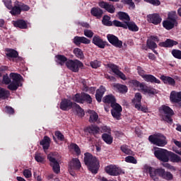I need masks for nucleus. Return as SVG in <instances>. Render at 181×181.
<instances>
[{"mask_svg": "<svg viewBox=\"0 0 181 181\" xmlns=\"http://www.w3.org/2000/svg\"><path fill=\"white\" fill-rule=\"evenodd\" d=\"M83 160L85 165L88 166V169L91 172V173H93L94 175H97V173H98L100 162L97 158L93 156L90 153H85Z\"/></svg>", "mask_w": 181, "mask_h": 181, "instance_id": "1", "label": "nucleus"}, {"mask_svg": "<svg viewBox=\"0 0 181 181\" xmlns=\"http://www.w3.org/2000/svg\"><path fill=\"white\" fill-rule=\"evenodd\" d=\"M159 112L160 114L165 115V116L163 117V121H165L168 124H173V119H172V117L175 115V112H173V110H172L170 107L163 105L160 107Z\"/></svg>", "mask_w": 181, "mask_h": 181, "instance_id": "2", "label": "nucleus"}, {"mask_svg": "<svg viewBox=\"0 0 181 181\" xmlns=\"http://www.w3.org/2000/svg\"><path fill=\"white\" fill-rule=\"evenodd\" d=\"M113 26H116V28H123V29L129 28V30L132 32H138V30H139V27H138L134 22L124 21V23H122V22L118 20H114Z\"/></svg>", "mask_w": 181, "mask_h": 181, "instance_id": "3", "label": "nucleus"}, {"mask_svg": "<svg viewBox=\"0 0 181 181\" xmlns=\"http://www.w3.org/2000/svg\"><path fill=\"white\" fill-rule=\"evenodd\" d=\"M66 66L73 73H78L80 69L84 67V64L78 59H69L66 63Z\"/></svg>", "mask_w": 181, "mask_h": 181, "instance_id": "4", "label": "nucleus"}, {"mask_svg": "<svg viewBox=\"0 0 181 181\" xmlns=\"http://www.w3.org/2000/svg\"><path fill=\"white\" fill-rule=\"evenodd\" d=\"M148 141L156 146H165L168 144L166 137L163 134L150 135L148 136Z\"/></svg>", "mask_w": 181, "mask_h": 181, "instance_id": "5", "label": "nucleus"}, {"mask_svg": "<svg viewBox=\"0 0 181 181\" xmlns=\"http://www.w3.org/2000/svg\"><path fill=\"white\" fill-rule=\"evenodd\" d=\"M154 155L161 162H169V151L166 149L158 148L154 151Z\"/></svg>", "mask_w": 181, "mask_h": 181, "instance_id": "6", "label": "nucleus"}, {"mask_svg": "<svg viewBox=\"0 0 181 181\" xmlns=\"http://www.w3.org/2000/svg\"><path fill=\"white\" fill-rule=\"evenodd\" d=\"M47 159L49 161V165L52 168L54 173L59 175L60 173V164L59 161L54 158V154L50 153L47 156Z\"/></svg>", "mask_w": 181, "mask_h": 181, "instance_id": "7", "label": "nucleus"}, {"mask_svg": "<svg viewBox=\"0 0 181 181\" xmlns=\"http://www.w3.org/2000/svg\"><path fill=\"white\" fill-rule=\"evenodd\" d=\"M105 170L110 176H119V175L122 173L124 175L125 173L122 170H121V168L114 165H107Z\"/></svg>", "mask_w": 181, "mask_h": 181, "instance_id": "8", "label": "nucleus"}, {"mask_svg": "<svg viewBox=\"0 0 181 181\" xmlns=\"http://www.w3.org/2000/svg\"><path fill=\"white\" fill-rule=\"evenodd\" d=\"M74 104H76V103L71 101V100L64 98L60 103L59 108L62 111H69V110H73Z\"/></svg>", "mask_w": 181, "mask_h": 181, "instance_id": "9", "label": "nucleus"}, {"mask_svg": "<svg viewBox=\"0 0 181 181\" xmlns=\"http://www.w3.org/2000/svg\"><path fill=\"white\" fill-rule=\"evenodd\" d=\"M111 107V114L113 118L118 121L121 119V112H122V107L121 105L115 103V105H113Z\"/></svg>", "mask_w": 181, "mask_h": 181, "instance_id": "10", "label": "nucleus"}, {"mask_svg": "<svg viewBox=\"0 0 181 181\" xmlns=\"http://www.w3.org/2000/svg\"><path fill=\"white\" fill-rule=\"evenodd\" d=\"M107 39L110 45H112V46H115V47H119V49L122 47V41L119 40L118 37L115 36V35L107 34Z\"/></svg>", "mask_w": 181, "mask_h": 181, "instance_id": "11", "label": "nucleus"}, {"mask_svg": "<svg viewBox=\"0 0 181 181\" xmlns=\"http://www.w3.org/2000/svg\"><path fill=\"white\" fill-rule=\"evenodd\" d=\"M69 172L71 170H80L81 169V163L77 158H74L71 160L69 163Z\"/></svg>", "mask_w": 181, "mask_h": 181, "instance_id": "12", "label": "nucleus"}, {"mask_svg": "<svg viewBox=\"0 0 181 181\" xmlns=\"http://www.w3.org/2000/svg\"><path fill=\"white\" fill-rule=\"evenodd\" d=\"M107 67L111 69L112 73L118 76L122 80H127V76L124 73H122L119 69H118V66L114 64H107Z\"/></svg>", "mask_w": 181, "mask_h": 181, "instance_id": "13", "label": "nucleus"}, {"mask_svg": "<svg viewBox=\"0 0 181 181\" xmlns=\"http://www.w3.org/2000/svg\"><path fill=\"white\" fill-rule=\"evenodd\" d=\"M162 170V168H154L152 167L148 168V174L153 180L158 181L159 177H160V172Z\"/></svg>", "mask_w": 181, "mask_h": 181, "instance_id": "14", "label": "nucleus"}, {"mask_svg": "<svg viewBox=\"0 0 181 181\" xmlns=\"http://www.w3.org/2000/svg\"><path fill=\"white\" fill-rule=\"evenodd\" d=\"M147 21L149 23H153V25H159L162 22V18L158 13H153L147 16Z\"/></svg>", "mask_w": 181, "mask_h": 181, "instance_id": "15", "label": "nucleus"}, {"mask_svg": "<svg viewBox=\"0 0 181 181\" xmlns=\"http://www.w3.org/2000/svg\"><path fill=\"white\" fill-rule=\"evenodd\" d=\"M73 43L76 45V46H80L81 43H83V45H90V43H91V40H88L86 37H80L76 35L73 39Z\"/></svg>", "mask_w": 181, "mask_h": 181, "instance_id": "16", "label": "nucleus"}, {"mask_svg": "<svg viewBox=\"0 0 181 181\" xmlns=\"http://www.w3.org/2000/svg\"><path fill=\"white\" fill-rule=\"evenodd\" d=\"M83 131L87 136L88 135H97L100 132V127L95 125H90L86 127Z\"/></svg>", "mask_w": 181, "mask_h": 181, "instance_id": "17", "label": "nucleus"}, {"mask_svg": "<svg viewBox=\"0 0 181 181\" xmlns=\"http://www.w3.org/2000/svg\"><path fill=\"white\" fill-rule=\"evenodd\" d=\"M99 6L103 9H105L109 13H115V7L114 5L110 4L104 1H100L98 4Z\"/></svg>", "mask_w": 181, "mask_h": 181, "instance_id": "18", "label": "nucleus"}, {"mask_svg": "<svg viewBox=\"0 0 181 181\" xmlns=\"http://www.w3.org/2000/svg\"><path fill=\"white\" fill-rule=\"evenodd\" d=\"M14 28H18V29H28V21L23 19H18L13 21Z\"/></svg>", "mask_w": 181, "mask_h": 181, "instance_id": "19", "label": "nucleus"}, {"mask_svg": "<svg viewBox=\"0 0 181 181\" xmlns=\"http://www.w3.org/2000/svg\"><path fill=\"white\" fill-rule=\"evenodd\" d=\"M107 90L104 86H100L98 89L96 90L95 99L98 103H101L104 94H105Z\"/></svg>", "mask_w": 181, "mask_h": 181, "instance_id": "20", "label": "nucleus"}, {"mask_svg": "<svg viewBox=\"0 0 181 181\" xmlns=\"http://www.w3.org/2000/svg\"><path fill=\"white\" fill-rule=\"evenodd\" d=\"M92 43H93V45H95V46H98V47H100V49H104L105 47L106 42H104L103 39L100 37V36L94 35Z\"/></svg>", "mask_w": 181, "mask_h": 181, "instance_id": "21", "label": "nucleus"}, {"mask_svg": "<svg viewBox=\"0 0 181 181\" xmlns=\"http://www.w3.org/2000/svg\"><path fill=\"white\" fill-rule=\"evenodd\" d=\"M160 177L164 180H173V174L169 171H165V169L161 168L160 170Z\"/></svg>", "mask_w": 181, "mask_h": 181, "instance_id": "22", "label": "nucleus"}, {"mask_svg": "<svg viewBox=\"0 0 181 181\" xmlns=\"http://www.w3.org/2000/svg\"><path fill=\"white\" fill-rule=\"evenodd\" d=\"M143 79L144 81H146V83H151V84H160V80L158 79L152 74H146L144 76Z\"/></svg>", "mask_w": 181, "mask_h": 181, "instance_id": "23", "label": "nucleus"}, {"mask_svg": "<svg viewBox=\"0 0 181 181\" xmlns=\"http://www.w3.org/2000/svg\"><path fill=\"white\" fill-rule=\"evenodd\" d=\"M19 1H16L14 2V6H11V8H8L10 10V13L12 15V16H16L18 15H21V8L19 7Z\"/></svg>", "mask_w": 181, "mask_h": 181, "instance_id": "24", "label": "nucleus"}, {"mask_svg": "<svg viewBox=\"0 0 181 181\" xmlns=\"http://www.w3.org/2000/svg\"><path fill=\"white\" fill-rule=\"evenodd\" d=\"M178 45L177 41H175L172 39H167L165 42H160L158 46L160 47H173V46H176Z\"/></svg>", "mask_w": 181, "mask_h": 181, "instance_id": "25", "label": "nucleus"}, {"mask_svg": "<svg viewBox=\"0 0 181 181\" xmlns=\"http://www.w3.org/2000/svg\"><path fill=\"white\" fill-rule=\"evenodd\" d=\"M170 100L171 103L179 104L180 103V92L173 90L170 95Z\"/></svg>", "mask_w": 181, "mask_h": 181, "instance_id": "26", "label": "nucleus"}, {"mask_svg": "<svg viewBox=\"0 0 181 181\" xmlns=\"http://www.w3.org/2000/svg\"><path fill=\"white\" fill-rule=\"evenodd\" d=\"M103 103H105V104H110V107H112L117 104V99H115V96L112 95H107L103 98Z\"/></svg>", "mask_w": 181, "mask_h": 181, "instance_id": "27", "label": "nucleus"}, {"mask_svg": "<svg viewBox=\"0 0 181 181\" xmlns=\"http://www.w3.org/2000/svg\"><path fill=\"white\" fill-rule=\"evenodd\" d=\"M141 90L144 91V93L148 94V95H155L156 94H158V90L155 89L152 86H148L145 84Z\"/></svg>", "mask_w": 181, "mask_h": 181, "instance_id": "28", "label": "nucleus"}, {"mask_svg": "<svg viewBox=\"0 0 181 181\" xmlns=\"http://www.w3.org/2000/svg\"><path fill=\"white\" fill-rule=\"evenodd\" d=\"M73 112H76V115L81 118H83L86 113L84 112V110L80 107V105L77 103H74V108H72Z\"/></svg>", "mask_w": 181, "mask_h": 181, "instance_id": "29", "label": "nucleus"}, {"mask_svg": "<svg viewBox=\"0 0 181 181\" xmlns=\"http://www.w3.org/2000/svg\"><path fill=\"white\" fill-rule=\"evenodd\" d=\"M50 137L45 136L43 139L40 141V145L42 146L44 151H47L50 148Z\"/></svg>", "mask_w": 181, "mask_h": 181, "instance_id": "30", "label": "nucleus"}, {"mask_svg": "<svg viewBox=\"0 0 181 181\" xmlns=\"http://www.w3.org/2000/svg\"><path fill=\"white\" fill-rule=\"evenodd\" d=\"M160 80L163 81L164 84H168L169 86H175L176 85V81L173 79V78L170 76H161Z\"/></svg>", "mask_w": 181, "mask_h": 181, "instance_id": "31", "label": "nucleus"}, {"mask_svg": "<svg viewBox=\"0 0 181 181\" xmlns=\"http://www.w3.org/2000/svg\"><path fill=\"white\" fill-rule=\"evenodd\" d=\"M90 13L93 15V16H95V18L100 19V18L103 16L104 11H103V10L98 7H93L91 8Z\"/></svg>", "mask_w": 181, "mask_h": 181, "instance_id": "32", "label": "nucleus"}, {"mask_svg": "<svg viewBox=\"0 0 181 181\" xmlns=\"http://www.w3.org/2000/svg\"><path fill=\"white\" fill-rule=\"evenodd\" d=\"M56 60L55 62L58 63L60 66H64V64L69 62V59L66 57V56L62 54H57L55 56Z\"/></svg>", "mask_w": 181, "mask_h": 181, "instance_id": "33", "label": "nucleus"}, {"mask_svg": "<svg viewBox=\"0 0 181 181\" xmlns=\"http://www.w3.org/2000/svg\"><path fill=\"white\" fill-rule=\"evenodd\" d=\"M10 77L12 79L11 83H14L21 86V80H22V76L19 74H11Z\"/></svg>", "mask_w": 181, "mask_h": 181, "instance_id": "34", "label": "nucleus"}, {"mask_svg": "<svg viewBox=\"0 0 181 181\" xmlns=\"http://www.w3.org/2000/svg\"><path fill=\"white\" fill-rule=\"evenodd\" d=\"M174 163H179L181 160L180 156H177V154H175V153L172 151L168 152V160Z\"/></svg>", "mask_w": 181, "mask_h": 181, "instance_id": "35", "label": "nucleus"}, {"mask_svg": "<svg viewBox=\"0 0 181 181\" xmlns=\"http://www.w3.org/2000/svg\"><path fill=\"white\" fill-rule=\"evenodd\" d=\"M177 23H175L170 20H166L163 21V25L165 29H167V30H170L171 29H173L175 28V25H176Z\"/></svg>", "mask_w": 181, "mask_h": 181, "instance_id": "36", "label": "nucleus"}, {"mask_svg": "<svg viewBox=\"0 0 181 181\" xmlns=\"http://www.w3.org/2000/svg\"><path fill=\"white\" fill-rule=\"evenodd\" d=\"M6 55L7 56V57H11V59H16V57L19 56V53L18 52V51L13 49H6Z\"/></svg>", "mask_w": 181, "mask_h": 181, "instance_id": "37", "label": "nucleus"}, {"mask_svg": "<svg viewBox=\"0 0 181 181\" xmlns=\"http://www.w3.org/2000/svg\"><path fill=\"white\" fill-rule=\"evenodd\" d=\"M114 87L121 93L122 94H125V93H128V87L125 85H122L121 83H116L114 85Z\"/></svg>", "mask_w": 181, "mask_h": 181, "instance_id": "38", "label": "nucleus"}, {"mask_svg": "<svg viewBox=\"0 0 181 181\" xmlns=\"http://www.w3.org/2000/svg\"><path fill=\"white\" fill-rule=\"evenodd\" d=\"M102 139L107 145H111V144H112V141L114 140V138H112V136H111L110 134L105 133L102 134Z\"/></svg>", "mask_w": 181, "mask_h": 181, "instance_id": "39", "label": "nucleus"}, {"mask_svg": "<svg viewBox=\"0 0 181 181\" xmlns=\"http://www.w3.org/2000/svg\"><path fill=\"white\" fill-rule=\"evenodd\" d=\"M87 103L91 104L93 103V98L88 93H82V104Z\"/></svg>", "mask_w": 181, "mask_h": 181, "instance_id": "40", "label": "nucleus"}, {"mask_svg": "<svg viewBox=\"0 0 181 181\" xmlns=\"http://www.w3.org/2000/svg\"><path fill=\"white\" fill-rule=\"evenodd\" d=\"M119 21H126V22H129L131 21V18H129V15L125 12L119 11L117 13Z\"/></svg>", "mask_w": 181, "mask_h": 181, "instance_id": "41", "label": "nucleus"}, {"mask_svg": "<svg viewBox=\"0 0 181 181\" xmlns=\"http://www.w3.org/2000/svg\"><path fill=\"white\" fill-rule=\"evenodd\" d=\"M102 23L104 26H112L114 21H111L110 16H104L102 20Z\"/></svg>", "mask_w": 181, "mask_h": 181, "instance_id": "42", "label": "nucleus"}, {"mask_svg": "<svg viewBox=\"0 0 181 181\" xmlns=\"http://www.w3.org/2000/svg\"><path fill=\"white\" fill-rule=\"evenodd\" d=\"M129 83L133 86V87H136L137 88H141V90H142L144 86L145 85V83H141L139 81L136 80V79H132L129 81Z\"/></svg>", "mask_w": 181, "mask_h": 181, "instance_id": "43", "label": "nucleus"}, {"mask_svg": "<svg viewBox=\"0 0 181 181\" xmlns=\"http://www.w3.org/2000/svg\"><path fill=\"white\" fill-rule=\"evenodd\" d=\"M10 95L11 93H9V90L0 87V98H1V100H6Z\"/></svg>", "mask_w": 181, "mask_h": 181, "instance_id": "44", "label": "nucleus"}, {"mask_svg": "<svg viewBox=\"0 0 181 181\" xmlns=\"http://www.w3.org/2000/svg\"><path fill=\"white\" fill-rule=\"evenodd\" d=\"M88 114L90 115L89 122H96L97 119H98V114H97L94 110H89Z\"/></svg>", "mask_w": 181, "mask_h": 181, "instance_id": "45", "label": "nucleus"}, {"mask_svg": "<svg viewBox=\"0 0 181 181\" xmlns=\"http://www.w3.org/2000/svg\"><path fill=\"white\" fill-rule=\"evenodd\" d=\"M74 54H75L76 57L78 59H84V53L80 48H75L74 49Z\"/></svg>", "mask_w": 181, "mask_h": 181, "instance_id": "46", "label": "nucleus"}, {"mask_svg": "<svg viewBox=\"0 0 181 181\" xmlns=\"http://www.w3.org/2000/svg\"><path fill=\"white\" fill-rule=\"evenodd\" d=\"M146 46L148 49H150L151 50H153L154 49H158V45L156 42L151 41L148 39H147L146 41Z\"/></svg>", "mask_w": 181, "mask_h": 181, "instance_id": "47", "label": "nucleus"}, {"mask_svg": "<svg viewBox=\"0 0 181 181\" xmlns=\"http://www.w3.org/2000/svg\"><path fill=\"white\" fill-rule=\"evenodd\" d=\"M168 19L169 21H171L172 22H174L175 23H177V14L176 13V11H171L168 13Z\"/></svg>", "mask_w": 181, "mask_h": 181, "instance_id": "48", "label": "nucleus"}, {"mask_svg": "<svg viewBox=\"0 0 181 181\" xmlns=\"http://www.w3.org/2000/svg\"><path fill=\"white\" fill-rule=\"evenodd\" d=\"M83 93H76L72 97L73 101L75 103H78L79 104H82L83 103Z\"/></svg>", "mask_w": 181, "mask_h": 181, "instance_id": "49", "label": "nucleus"}, {"mask_svg": "<svg viewBox=\"0 0 181 181\" xmlns=\"http://www.w3.org/2000/svg\"><path fill=\"white\" fill-rule=\"evenodd\" d=\"M120 150L123 153H125L126 155H132V151L128 148V146L127 144H123L120 146Z\"/></svg>", "mask_w": 181, "mask_h": 181, "instance_id": "50", "label": "nucleus"}, {"mask_svg": "<svg viewBox=\"0 0 181 181\" xmlns=\"http://www.w3.org/2000/svg\"><path fill=\"white\" fill-rule=\"evenodd\" d=\"M18 6L20 7L21 12H28V11H30V7L28 6L27 4H25V3H22L21 1H18V4H17Z\"/></svg>", "mask_w": 181, "mask_h": 181, "instance_id": "51", "label": "nucleus"}, {"mask_svg": "<svg viewBox=\"0 0 181 181\" xmlns=\"http://www.w3.org/2000/svg\"><path fill=\"white\" fill-rule=\"evenodd\" d=\"M125 162L127 163H133L134 165H136L138 163V161L136 160L135 157L132 156H127L124 158Z\"/></svg>", "mask_w": 181, "mask_h": 181, "instance_id": "52", "label": "nucleus"}, {"mask_svg": "<svg viewBox=\"0 0 181 181\" xmlns=\"http://www.w3.org/2000/svg\"><path fill=\"white\" fill-rule=\"evenodd\" d=\"M20 86L21 85H18V83L11 82L10 84L8 86L7 88H8V90H10L11 91H16V90H18Z\"/></svg>", "mask_w": 181, "mask_h": 181, "instance_id": "53", "label": "nucleus"}, {"mask_svg": "<svg viewBox=\"0 0 181 181\" xmlns=\"http://www.w3.org/2000/svg\"><path fill=\"white\" fill-rule=\"evenodd\" d=\"M171 54H173V57L175 59H178L179 60H181V51L179 49H173L171 52Z\"/></svg>", "mask_w": 181, "mask_h": 181, "instance_id": "54", "label": "nucleus"}, {"mask_svg": "<svg viewBox=\"0 0 181 181\" xmlns=\"http://www.w3.org/2000/svg\"><path fill=\"white\" fill-rule=\"evenodd\" d=\"M142 100V95L141 93H136L135 94L134 98L132 100V103L135 104V103H141Z\"/></svg>", "mask_w": 181, "mask_h": 181, "instance_id": "55", "label": "nucleus"}, {"mask_svg": "<svg viewBox=\"0 0 181 181\" xmlns=\"http://www.w3.org/2000/svg\"><path fill=\"white\" fill-rule=\"evenodd\" d=\"M92 69H98L101 66V62L98 60H94L90 62Z\"/></svg>", "mask_w": 181, "mask_h": 181, "instance_id": "56", "label": "nucleus"}, {"mask_svg": "<svg viewBox=\"0 0 181 181\" xmlns=\"http://www.w3.org/2000/svg\"><path fill=\"white\" fill-rule=\"evenodd\" d=\"M83 35L86 36V37L91 38L94 36V33H93L91 30L86 29L83 30Z\"/></svg>", "mask_w": 181, "mask_h": 181, "instance_id": "57", "label": "nucleus"}, {"mask_svg": "<svg viewBox=\"0 0 181 181\" xmlns=\"http://www.w3.org/2000/svg\"><path fill=\"white\" fill-rule=\"evenodd\" d=\"M72 148L78 156L81 154V150L80 149V147L78 146V145L76 144H73Z\"/></svg>", "mask_w": 181, "mask_h": 181, "instance_id": "58", "label": "nucleus"}, {"mask_svg": "<svg viewBox=\"0 0 181 181\" xmlns=\"http://www.w3.org/2000/svg\"><path fill=\"white\" fill-rule=\"evenodd\" d=\"M6 112L8 115H13L15 114V109L11 106H6Z\"/></svg>", "mask_w": 181, "mask_h": 181, "instance_id": "59", "label": "nucleus"}, {"mask_svg": "<svg viewBox=\"0 0 181 181\" xmlns=\"http://www.w3.org/2000/svg\"><path fill=\"white\" fill-rule=\"evenodd\" d=\"M23 175L25 177L29 179V177H32V171L29 169H25L23 172Z\"/></svg>", "mask_w": 181, "mask_h": 181, "instance_id": "60", "label": "nucleus"}, {"mask_svg": "<svg viewBox=\"0 0 181 181\" xmlns=\"http://www.w3.org/2000/svg\"><path fill=\"white\" fill-rule=\"evenodd\" d=\"M145 1L154 5V6H159L160 5V1L159 0H146Z\"/></svg>", "mask_w": 181, "mask_h": 181, "instance_id": "61", "label": "nucleus"}, {"mask_svg": "<svg viewBox=\"0 0 181 181\" xmlns=\"http://www.w3.org/2000/svg\"><path fill=\"white\" fill-rule=\"evenodd\" d=\"M55 136L59 141H64V135H63L60 131H57L55 132Z\"/></svg>", "mask_w": 181, "mask_h": 181, "instance_id": "62", "label": "nucleus"}, {"mask_svg": "<svg viewBox=\"0 0 181 181\" xmlns=\"http://www.w3.org/2000/svg\"><path fill=\"white\" fill-rule=\"evenodd\" d=\"M137 71H138V74L140 75V76L142 77L143 78L146 75L145 74V70H144V69H142V67L141 66H137Z\"/></svg>", "mask_w": 181, "mask_h": 181, "instance_id": "63", "label": "nucleus"}, {"mask_svg": "<svg viewBox=\"0 0 181 181\" xmlns=\"http://www.w3.org/2000/svg\"><path fill=\"white\" fill-rule=\"evenodd\" d=\"M3 83L4 84H9L11 83V78L8 76V74L3 76Z\"/></svg>", "mask_w": 181, "mask_h": 181, "instance_id": "64", "label": "nucleus"}]
</instances>
